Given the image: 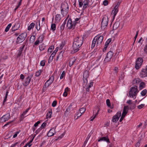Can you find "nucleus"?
<instances>
[{"mask_svg":"<svg viewBox=\"0 0 147 147\" xmlns=\"http://www.w3.org/2000/svg\"><path fill=\"white\" fill-rule=\"evenodd\" d=\"M83 38L82 37L78 36L74 39V42L73 44V51L71 52L72 53H74L78 51L79 48L82 44Z\"/></svg>","mask_w":147,"mask_h":147,"instance_id":"1","label":"nucleus"},{"mask_svg":"<svg viewBox=\"0 0 147 147\" xmlns=\"http://www.w3.org/2000/svg\"><path fill=\"white\" fill-rule=\"evenodd\" d=\"M61 13L63 16L66 15L69 11V7L67 3H63L61 4Z\"/></svg>","mask_w":147,"mask_h":147,"instance_id":"2","label":"nucleus"},{"mask_svg":"<svg viewBox=\"0 0 147 147\" xmlns=\"http://www.w3.org/2000/svg\"><path fill=\"white\" fill-rule=\"evenodd\" d=\"M138 92L137 86L136 85L130 88V90L129 92V96L133 98L136 96Z\"/></svg>","mask_w":147,"mask_h":147,"instance_id":"3","label":"nucleus"},{"mask_svg":"<svg viewBox=\"0 0 147 147\" xmlns=\"http://www.w3.org/2000/svg\"><path fill=\"white\" fill-rule=\"evenodd\" d=\"M27 34L25 33H22L19 35L17 38L16 41L17 43H19L23 42L26 37Z\"/></svg>","mask_w":147,"mask_h":147,"instance_id":"4","label":"nucleus"},{"mask_svg":"<svg viewBox=\"0 0 147 147\" xmlns=\"http://www.w3.org/2000/svg\"><path fill=\"white\" fill-rule=\"evenodd\" d=\"M76 22H72L71 19L69 18L67 23V26L69 29H74L76 25Z\"/></svg>","mask_w":147,"mask_h":147,"instance_id":"5","label":"nucleus"},{"mask_svg":"<svg viewBox=\"0 0 147 147\" xmlns=\"http://www.w3.org/2000/svg\"><path fill=\"white\" fill-rule=\"evenodd\" d=\"M33 76V74L29 75L25 79L24 82L22 83L24 86H26L29 84Z\"/></svg>","mask_w":147,"mask_h":147,"instance_id":"6","label":"nucleus"},{"mask_svg":"<svg viewBox=\"0 0 147 147\" xmlns=\"http://www.w3.org/2000/svg\"><path fill=\"white\" fill-rule=\"evenodd\" d=\"M143 62V59L140 57H139L137 59L135 65V68L138 69L141 67Z\"/></svg>","mask_w":147,"mask_h":147,"instance_id":"7","label":"nucleus"},{"mask_svg":"<svg viewBox=\"0 0 147 147\" xmlns=\"http://www.w3.org/2000/svg\"><path fill=\"white\" fill-rule=\"evenodd\" d=\"M108 18L107 16H105L102 18L101 22V27L105 28L108 25Z\"/></svg>","mask_w":147,"mask_h":147,"instance_id":"8","label":"nucleus"},{"mask_svg":"<svg viewBox=\"0 0 147 147\" xmlns=\"http://www.w3.org/2000/svg\"><path fill=\"white\" fill-rule=\"evenodd\" d=\"M113 54V53L112 51H109L107 53L104 61L105 62L109 61L112 58Z\"/></svg>","mask_w":147,"mask_h":147,"instance_id":"9","label":"nucleus"},{"mask_svg":"<svg viewBox=\"0 0 147 147\" xmlns=\"http://www.w3.org/2000/svg\"><path fill=\"white\" fill-rule=\"evenodd\" d=\"M121 112L120 111H118L116 114L113 117L112 121L113 122H117L119 119V117L121 116Z\"/></svg>","mask_w":147,"mask_h":147,"instance_id":"10","label":"nucleus"},{"mask_svg":"<svg viewBox=\"0 0 147 147\" xmlns=\"http://www.w3.org/2000/svg\"><path fill=\"white\" fill-rule=\"evenodd\" d=\"M10 114H7L4 115L0 118L1 121L2 122H4L8 121L10 118Z\"/></svg>","mask_w":147,"mask_h":147,"instance_id":"11","label":"nucleus"},{"mask_svg":"<svg viewBox=\"0 0 147 147\" xmlns=\"http://www.w3.org/2000/svg\"><path fill=\"white\" fill-rule=\"evenodd\" d=\"M74 105V103H71L68 107L65 112V115H66L67 116L68 115H69L70 111L73 110V108L72 106Z\"/></svg>","mask_w":147,"mask_h":147,"instance_id":"12","label":"nucleus"},{"mask_svg":"<svg viewBox=\"0 0 147 147\" xmlns=\"http://www.w3.org/2000/svg\"><path fill=\"white\" fill-rule=\"evenodd\" d=\"M140 76L141 78H144L147 76V69H142L140 73Z\"/></svg>","mask_w":147,"mask_h":147,"instance_id":"13","label":"nucleus"},{"mask_svg":"<svg viewBox=\"0 0 147 147\" xmlns=\"http://www.w3.org/2000/svg\"><path fill=\"white\" fill-rule=\"evenodd\" d=\"M96 38H97V42L96 44V46H98L100 45L103 41V36H100L98 37V36H96Z\"/></svg>","mask_w":147,"mask_h":147,"instance_id":"14","label":"nucleus"},{"mask_svg":"<svg viewBox=\"0 0 147 147\" xmlns=\"http://www.w3.org/2000/svg\"><path fill=\"white\" fill-rule=\"evenodd\" d=\"M54 80V76H52L50 77L49 80H47L45 83H47V86H49L53 82Z\"/></svg>","mask_w":147,"mask_h":147,"instance_id":"15","label":"nucleus"},{"mask_svg":"<svg viewBox=\"0 0 147 147\" xmlns=\"http://www.w3.org/2000/svg\"><path fill=\"white\" fill-rule=\"evenodd\" d=\"M90 2L89 0H84L83 2V5L82 7V9H85L88 6V3Z\"/></svg>","mask_w":147,"mask_h":147,"instance_id":"16","label":"nucleus"},{"mask_svg":"<svg viewBox=\"0 0 147 147\" xmlns=\"http://www.w3.org/2000/svg\"><path fill=\"white\" fill-rule=\"evenodd\" d=\"M128 106H125L123 109V112L122 113V116L125 117L128 111Z\"/></svg>","mask_w":147,"mask_h":147,"instance_id":"17","label":"nucleus"},{"mask_svg":"<svg viewBox=\"0 0 147 147\" xmlns=\"http://www.w3.org/2000/svg\"><path fill=\"white\" fill-rule=\"evenodd\" d=\"M55 128L54 127L51 129L47 133V136H48L51 137L54 135V133L55 130Z\"/></svg>","mask_w":147,"mask_h":147,"instance_id":"18","label":"nucleus"},{"mask_svg":"<svg viewBox=\"0 0 147 147\" xmlns=\"http://www.w3.org/2000/svg\"><path fill=\"white\" fill-rule=\"evenodd\" d=\"M102 141H106L108 143L110 142L109 139L108 138L107 136L101 137V138H100L98 140V142H100Z\"/></svg>","mask_w":147,"mask_h":147,"instance_id":"19","label":"nucleus"},{"mask_svg":"<svg viewBox=\"0 0 147 147\" xmlns=\"http://www.w3.org/2000/svg\"><path fill=\"white\" fill-rule=\"evenodd\" d=\"M20 24L18 23H15L14 25L12 28V31H15L17 30L20 28Z\"/></svg>","mask_w":147,"mask_h":147,"instance_id":"20","label":"nucleus"},{"mask_svg":"<svg viewBox=\"0 0 147 147\" xmlns=\"http://www.w3.org/2000/svg\"><path fill=\"white\" fill-rule=\"evenodd\" d=\"M61 19V16L60 14H57L56 15L55 18V22L59 23Z\"/></svg>","mask_w":147,"mask_h":147,"instance_id":"21","label":"nucleus"},{"mask_svg":"<svg viewBox=\"0 0 147 147\" xmlns=\"http://www.w3.org/2000/svg\"><path fill=\"white\" fill-rule=\"evenodd\" d=\"M24 47L25 45H24L22 47H20V48L18 50V53L17 55V57H19L20 56Z\"/></svg>","mask_w":147,"mask_h":147,"instance_id":"22","label":"nucleus"},{"mask_svg":"<svg viewBox=\"0 0 147 147\" xmlns=\"http://www.w3.org/2000/svg\"><path fill=\"white\" fill-rule=\"evenodd\" d=\"M67 18L65 19L63 23L62 24L60 27V30L61 32H62L65 28V25L66 23V21L67 20Z\"/></svg>","mask_w":147,"mask_h":147,"instance_id":"23","label":"nucleus"},{"mask_svg":"<svg viewBox=\"0 0 147 147\" xmlns=\"http://www.w3.org/2000/svg\"><path fill=\"white\" fill-rule=\"evenodd\" d=\"M118 11V9L114 7V9L112 11V13L113 15V18H114L115 17Z\"/></svg>","mask_w":147,"mask_h":147,"instance_id":"24","label":"nucleus"},{"mask_svg":"<svg viewBox=\"0 0 147 147\" xmlns=\"http://www.w3.org/2000/svg\"><path fill=\"white\" fill-rule=\"evenodd\" d=\"M97 38H96V37H95L93 39L91 45V48L92 49H93L94 47H95V44L97 41Z\"/></svg>","mask_w":147,"mask_h":147,"instance_id":"25","label":"nucleus"},{"mask_svg":"<svg viewBox=\"0 0 147 147\" xmlns=\"http://www.w3.org/2000/svg\"><path fill=\"white\" fill-rule=\"evenodd\" d=\"M88 76V71L86 70L84 72L83 75V78L84 79H86Z\"/></svg>","mask_w":147,"mask_h":147,"instance_id":"26","label":"nucleus"},{"mask_svg":"<svg viewBox=\"0 0 147 147\" xmlns=\"http://www.w3.org/2000/svg\"><path fill=\"white\" fill-rule=\"evenodd\" d=\"M140 81L141 80L139 78H137L133 80V84L137 85V84L139 83Z\"/></svg>","mask_w":147,"mask_h":147,"instance_id":"27","label":"nucleus"},{"mask_svg":"<svg viewBox=\"0 0 147 147\" xmlns=\"http://www.w3.org/2000/svg\"><path fill=\"white\" fill-rule=\"evenodd\" d=\"M35 25V24L34 23L32 22L28 26V30H30L34 28Z\"/></svg>","mask_w":147,"mask_h":147,"instance_id":"28","label":"nucleus"},{"mask_svg":"<svg viewBox=\"0 0 147 147\" xmlns=\"http://www.w3.org/2000/svg\"><path fill=\"white\" fill-rule=\"evenodd\" d=\"M119 26V23L118 22H115L113 25V29L116 30Z\"/></svg>","mask_w":147,"mask_h":147,"instance_id":"29","label":"nucleus"},{"mask_svg":"<svg viewBox=\"0 0 147 147\" xmlns=\"http://www.w3.org/2000/svg\"><path fill=\"white\" fill-rule=\"evenodd\" d=\"M76 59L72 58L70 59L69 63V65L70 67L72 66L76 61Z\"/></svg>","mask_w":147,"mask_h":147,"instance_id":"30","label":"nucleus"},{"mask_svg":"<svg viewBox=\"0 0 147 147\" xmlns=\"http://www.w3.org/2000/svg\"><path fill=\"white\" fill-rule=\"evenodd\" d=\"M30 109V108H28L21 115V118H23L24 116L28 112V110Z\"/></svg>","mask_w":147,"mask_h":147,"instance_id":"31","label":"nucleus"},{"mask_svg":"<svg viewBox=\"0 0 147 147\" xmlns=\"http://www.w3.org/2000/svg\"><path fill=\"white\" fill-rule=\"evenodd\" d=\"M52 114V111L51 110L49 111L47 113V118H50L51 117V115Z\"/></svg>","mask_w":147,"mask_h":147,"instance_id":"32","label":"nucleus"},{"mask_svg":"<svg viewBox=\"0 0 147 147\" xmlns=\"http://www.w3.org/2000/svg\"><path fill=\"white\" fill-rule=\"evenodd\" d=\"M56 28V26L55 24H52L51 25V29L53 31H54Z\"/></svg>","mask_w":147,"mask_h":147,"instance_id":"33","label":"nucleus"},{"mask_svg":"<svg viewBox=\"0 0 147 147\" xmlns=\"http://www.w3.org/2000/svg\"><path fill=\"white\" fill-rule=\"evenodd\" d=\"M145 86V84L144 82H141L139 86V88L140 90L142 89Z\"/></svg>","mask_w":147,"mask_h":147,"instance_id":"34","label":"nucleus"},{"mask_svg":"<svg viewBox=\"0 0 147 147\" xmlns=\"http://www.w3.org/2000/svg\"><path fill=\"white\" fill-rule=\"evenodd\" d=\"M42 72V71L41 70H39L36 71L35 73V76L36 77H38L40 76V74Z\"/></svg>","mask_w":147,"mask_h":147,"instance_id":"35","label":"nucleus"},{"mask_svg":"<svg viewBox=\"0 0 147 147\" xmlns=\"http://www.w3.org/2000/svg\"><path fill=\"white\" fill-rule=\"evenodd\" d=\"M54 46H50L48 50V52L51 53L52 51L54 49Z\"/></svg>","mask_w":147,"mask_h":147,"instance_id":"36","label":"nucleus"},{"mask_svg":"<svg viewBox=\"0 0 147 147\" xmlns=\"http://www.w3.org/2000/svg\"><path fill=\"white\" fill-rule=\"evenodd\" d=\"M11 26V24H9L7 25V26L6 28L5 29V32H8L9 31L10 28Z\"/></svg>","mask_w":147,"mask_h":147,"instance_id":"37","label":"nucleus"},{"mask_svg":"<svg viewBox=\"0 0 147 147\" xmlns=\"http://www.w3.org/2000/svg\"><path fill=\"white\" fill-rule=\"evenodd\" d=\"M45 30L44 31V33L43 34H42L40 36L38 37V39H40V41H42L43 39V38L44 37V34H45Z\"/></svg>","mask_w":147,"mask_h":147,"instance_id":"38","label":"nucleus"},{"mask_svg":"<svg viewBox=\"0 0 147 147\" xmlns=\"http://www.w3.org/2000/svg\"><path fill=\"white\" fill-rule=\"evenodd\" d=\"M147 91L146 89H144L141 92V94L142 96H145L146 94Z\"/></svg>","mask_w":147,"mask_h":147,"instance_id":"39","label":"nucleus"},{"mask_svg":"<svg viewBox=\"0 0 147 147\" xmlns=\"http://www.w3.org/2000/svg\"><path fill=\"white\" fill-rule=\"evenodd\" d=\"M111 41V38H109L108 39L107 41H106L105 44V45L106 46H108L109 44Z\"/></svg>","mask_w":147,"mask_h":147,"instance_id":"40","label":"nucleus"},{"mask_svg":"<svg viewBox=\"0 0 147 147\" xmlns=\"http://www.w3.org/2000/svg\"><path fill=\"white\" fill-rule=\"evenodd\" d=\"M86 110V108L84 107H83L80 109V113L81 114L83 113Z\"/></svg>","mask_w":147,"mask_h":147,"instance_id":"41","label":"nucleus"},{"mask_svg":"<svg viewBox=\"0 0 147 147\" xmlns=\"http://www.w3.org/2000/svg\"><path fill=\"white\" fill-rule=\"evenodd\" d=\"M39 49L40 51H43L44 50L45 47L43 45H40L39 47Z\"/></svg>","mask_w":147,"mask_h":147,"instance_id":"42","label":"nucleus"},{"mask_svg":"<svg viewBox=\"0 0 147 147\" xmlns=\"http://www.w3.org/2000/svg\"><path fill=\"white\" fill-rule=\"evenodd\" d=\"M118 70V68L117 67H115L114 68V74H115L116 75H117Z\"/></svg>","mask_w":147,"mask_h":147,"instance_id":"43","label":"nucleus"},{"mask_svg":"<svg viewBox=\"0 0 147 147\" xmlns=\"http://www.w3.org/2000/svg\"><path fill=\"white\" fill-rule=\"evenodd\" d=\"M131 102H132L131 100H129L127 101V102L129 104H133V105H134L133 108H134L135 107V105L134 104H133V103Z\"/></svg>","mask_w":147,"mask_h":147,"instance_id":"44","label":"nucleus"},{"mask_svg":"<svg viewBox=\"0 0 147 147\" xmlns=\"http://www.w3.org/2000/svg\"><path fill=\"white\" fill-rule=\"evenodd\" d=\"M106 104L107 105L108 107H110L111 106V103L109 99H107V100Z\"/></svg>","mask_w":147,"mask_h":147,"instance_id":"45","label":"nucleus"},{"mask_svg":"<svg viewBox=\"0 0 147 147\" xmlns=\"http://www.w3.org/2000/svg\"><path fill=\"white\" fill-rule=\"evenodd\" d=\"M65 76V71H63L61 75V76L60 77V79H62Z\"/></svg>","mask_w":147,"mask_h":147,"instance_id":"46","label":"nucleus"},{"mask_svg":"<svg viewBox=\"0 0 147 147\" xmlns=\"http://www.w3.org/2000/svg\"><path fill=\"white\" fill-rule=\"evenodd\" d=\"M79 3V7H82V6L83 5V2L81 1L80 0L78 1Z\"/></svg>","mask_w":147,"mask_h":147,"instance_id":"47","label":"nucleus"},{"mask_svg":"<svg viewBox=\"0 0 147 147\" xmlns=\"http://www.w3.org/2000/svg\"><path fill=\"white\" fill-rule=\"evenodd\" d=\"M47 124L45 122H44L41 125V127L40 128H41V129H42L44 128L45 126H46Z\"/></svg>","mask_w":147,"mask_h":147,"instance_id":"48","label":"nucleus"},{"mask_svg":"<svg viewBox=\"0 0 147 147\" xmlns=\"http://www.w3.org/2000/svg\"><path fill=\"white\" fill-rule=\"evenodd\" d=\"M40 65L42 66H45V60L42 61L40 63Z\"/></svg>","mask_w":147,"mask_h":147,"instance_id":"49","label":"nucleus"},{"mask_svg":"<svg viewBox=\"0 0 147 147\" xmlns=\"http://www.w3.org/2000/svg\"><path fill=\"white\" fill-rule=\"evenodd\" d=\"M36 28L37 30L38 31L40 29V22L39 23V26H38V25H37L36 24Z\"/></svg>","mask_w":147,"mask_h":147,"instance_id":"50","label":"nucleus"},{"mask_svg":"<svg viewBox=\"0 0 147 147\" xmlns=\"http://www.w3.org/2000/svg\"><path fill=\"white\" fill-rule=\"evenodd\" d=\"M57 104V102L56 100L54 101L52 104V105L53 107H55Z\"/></svg>","mask_w":147,"mask_h":147,"instance_id":"51","label":"nucleus"},{"mask_svg":"<svg viewBox=\"0 0 147 147\" xmlns=\"http://www.w3.org/2000/svg\"><path fill=\"white\" fill-rule=\"evenodd\" d=\"M54 57V54H51V56L50 57L49 59V61H51L53 59V57Z\"/></svg>","mask_w":147,"mask_h":147,"instance_id":"52","label":"nucleus"},{"mask_svg":"<svg viewBox=\"0 0 147 147\" xmlns=\"http://www.w3.org/2000/svg\"><path fill=\"white\" fill-rule=\"evenodd\" d=\"M34 136L33 138L29 141V142H28V144H29V147L31 146L32 145L31 143L32 142L33 140L34 139Z\"/></svg>","mask_w":147,"mask_h":147,"instance_id":"53","label":"nucleus"},{"mask_svg":"<svg viewBox=\"0 0 147 147\" xmlns=\"http://www.w3.org/2000/svg\"><path fill=\"white\" fill-rule=\"evenodd\" d=\"M108 4V1L107 0H105L103 2V4L105 6L107 5Z\"/></svg>","mask_w":147,"mask_h":147,"instance_id":"54","label":"nucleus"},{"mask_svg":"<svg viewBox=\"0 0 147 147\" xmlns=\"http://www.w3.org/2000/svg\"><path fill=\"white\" fill-rule=\"evenodd\" d=\"M144 106V104H142L138 106V107L139 109H140L143 108Z\"/></svg>","mask_w":147,"mask_h":147,"instance_id":"55","label":"nucleus"},{"mask_svg":"<svg viewBox=\"0 0 147 147\" xmlns=\"http://www.w3.org/2000/svg\"><path fill=\"white\" fill-rule=\"evenodd\" d=\"M20 131H17L16 132L15 134L13 135V138H16L18 134L19 133Z\"/></svg>","mask_w":147,"mask_h":147,"instance_id":"56","label":"nucleus"},{"mask_svg":"<svg viewBox=\"0 0 147 147\" xmlns=\"http://www.w3.org/2000/svg\"><path fill=\"white\" fill-rule=\"evenodd\" d=\"M41 129H41V128L40 127L38 129L36 130L35 131L36 134H38L40 132V131L41 130Z\"/></svg>","mask_w":147,"mask_h":147,"instance_id":"57","label":"nucleus"},{"mask_svg":"<svg viewBox=\"0 0 147 147\" xmlns=\"http://www.w3.org/2000/svg\"><path fill=\"white\" fill-rule=\"evenodd\" d=\"M58 49V47H57L56 49L54 51L53 53L51 54H54V56L56 54V52L57 51Z\"/></svg>","mask_w":147,"mask_h":147,"instance_id":"58","label":"nucleus"},{"mask_svg":"<svg viewBox=\"0 0 147 147\" xmlns=\"http://www.w3.org/2000/svg\"><path fill=\"white\" fill-rule=\"evenodd\" d=\"M20 142H16L13 144H12L10 147H14L16 146L17 144H20Z\"/></svg>","mask_w":147,"mask_h":147,"instance_id":"59","label":"nucleus"},{"mask_svg":"<svg viewBox=\"0 0 147 147\" xmlns=\"http://www.w3.org/2000/svg\"><path fill=\"white\" fill-rule=\"evenodd\" d=\"M35 39V36H31L30 38V41H31V39L32 40V41H34Z\"/></svg>","mask_w":147,"mask_h":147,"instance_id":"60","label":"nucleus"},{"mask_svg":"<svg viewBox=\"0 0 147 147\" xmlns=\"http://www.w3.org/2000/svg\"><path fill=\"white\" fill-rule=\"evenodd\" d=\"M40 123V121H38L37 122H36V123L34 124V127H36L38 126V125Z\"/></svg>","mask_w":147,"mask_h":147,"instance_id":"61","label":"nucleus"},{"mask_svg":"<svg viewBox=\"0 0 147 147\" xmlns=\"http://www.w3.org/2000/svg\"><path fill=\"white\" fill-rule=\"evenodd\" d=\"M39 40H36L34 43V45H36L39 44Z\"/></svg>","mask_w":147,"mask_h":147,"instance_id":"62","label":"nucleus"},{"mask_svg":"<svg viewBox=\"0 0 147 147\" xmlns=\"http://www.w3.org/2000/svg\"><path fill=\"white\" fill-rule=\"evenodd\" d=\"M98 113H96L95 115L93 116L92 118L91 119V121H92L96 117V116L98 115Z\"/></svg>","mask_w":147,"mask_h":147,"instance_id":"63","label":"nucleus"},{"mask_svg":"<svg viewBox=\"0 0 147 147\" xmlns=\"http://www.w3.org/2000/svg\"><path fill=\"white\" fill-rule=\"evenodd\" d=\"M144 52L146 54H147V47L145 46L144 49Z\"/></svg>","mask_w":147,"mask_h":147,"instance_id":"64","label":"nucleus"}]
</instances>
